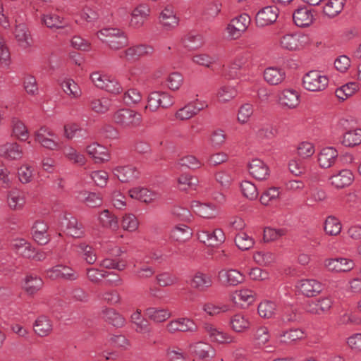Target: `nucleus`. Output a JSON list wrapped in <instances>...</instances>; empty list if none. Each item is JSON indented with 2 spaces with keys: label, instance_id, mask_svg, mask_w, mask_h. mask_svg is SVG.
<instances>
[{
  "label": "nucleus",
  "instance_id": "58836bf2",
  "mask_svg": "<svg viewBox=\"0 0 361 361\" xmlns=\"http://www.w3.org/2000/svg\"><path fill=\"white\" fill-rule=\"evenodd\" d=\"M207 106V104L205 102L201 104L200 106H196L194 103H190L178 110L175 116L177 119L181 121L188 120L197 114Z\"/></svg>",
  "mask_w": 361,
  "mask_h": 361
},
{
  "label": "nucleus",
  "instance_id": "864d4df0",
  "mask_svg": "<svg viewBox=\"0 0 361 361\" xmlns=\"http://www.w3.org/2000/svg\"><path fill=\"white\" fill-rule=\"evenodd\" d=\"M342 144L346 147H354L361 143V129L347 131L343 136Z\"/></svg>",
  "mask_w": 361,
  "mask_h": 361
},
{
  "label": "nucleus",
  "instance_id": "6e6d98bb",
  "mask_svg": "<svg viewBox=\"0 0 361 361\" xmlns=\"http://www.w3.org/2000/svg\"><path fill=\"white\" fill-rule=\"evenodd\" d=\"M64 134L65 137L68 140H72L75 137L85 138L87 137L86 130L76 123L66 125L64 126Z\"/></svg>",
  "mask_w": 361,
  "mask_h": 361
},
{
  "label": "nucleus",
  "instance_id": "39448f33",
  "mask_svg": "<svg viewBox=\"0 0 361 361\" xmlns=\"http://www.w3.org/2000/svg\"><path fill=\"white\" fill-rule=\"evenodd\" d=\"M90 79L96 87L111 94H118L123 90L122 86L114 77L95 72L91 74Z\"/></svg>",
  "mask_w": 361,
  "mask_h": 361
},
{
  "label": "nucleus",
  "instance_id": "f03ea898",
  "mask_svg": "<svg viewBox=\"0 0 361 361\" xmlns=\"http://www.w3.org/2000/svg\"><path fill=\"white\" fill-rule=\"evenodd\" d=\"M328 84V78L317 71L308 72L302 78L303 87L308 91H322L326 89Z\"/></svg>",
  "mask_w": 361,
  "mask_h": 361
},
{
  "label": "nucleus",
  "instance_id": "a19ab883",
  "mask_svg": "<svg viewBox=\"0 0 361 361\" xmlns=\"http://www.w3.org/2000/svg\"><path fill=\"white\" fill-rule=\"evenodd\" d=\"M104 320L116 328H121L126 324L123 315L113 308H106L102 311Z\"/></svg>",
  "mask_w": 361,
  "mask_h": 361
},
{
  "label": "nucleus",
  "instance_id": "cd10ccee",
  "mask_svg": "<svg viewBox=\"0 0 361 361\" xmlns=\"http://www.w3.org/2000/svg\"><path fill=\"white\" fill-rule=\"evenodd\" d=\"M189 350L200 359L212 357L215 355L214 348L208 343L199 341L188 345Z\"/></svg>",
  "mask_w": 361,
  "mask_h": 361
},
{
  "label": "nucleus",
  "instance_id": "c9c22d12",
  "mask_svg": "<svg viewBox=\"0 0 361 361\" xmlns=\"http://www.w3.org/2000/svg\"><path fill=\"white\" fill-rule=\"evenodd\" d=\"M191 209L196 214L203 218L212 219L217 214V209L214 205L203 204L198 201L191 202Z\"/></svg>",
  "mask_w": 361,
  "mask_h": 361
},
{
  "label": "nucleus",
  "instance_id": "f3484780",
  "mask_svg": "<svg viewBox=\"0 0 361 361\" xmlns=\"http://www.w3.org/2000/svg\"><path fill=\"white\" fill-rule=\"evenodd\" d=\"M159 21L166 30L176 28L179 24V18L176 16L172 6H166L160 13Z\"/></svg>",
  "mask_w": 361,
  "mask_h": 361
},
{
  "label": "nucleus",
  "instance_id": "b1692460",
  "mask_svg": "<svg viewBox=\"0 0 361 361\" xmlns=\"http://www.w3.org/2000/svg\"><path fill=\"white\" fill-rule=\"evenodd\" d=\"M150 13L148 5L142 4L137 6L132 12L130 25L135 28L141 27Z\"/></svg>",
  "mask_w": 361,
  "mask_h": 361
},
{
  "label": "nucleus",
  "instance_id": "052dcab7",
  "mask_svg": "<svg viewBox=\"0 0 361 361\" xmlns=\"http://www.w3.org/2000/svg\"><path fill=\"white\" fill-rule=\"evenodd\" d=\"M258 314L262 318H271L276 312V305L270 300H264L258 305Z\"/></svg>",
  "mask_w": 361,
  "mask_h": 361
},
{
  "label": "nucleus",
  "instance_id": "2f4dec72",
  "mask_svg": "<svg viewBox=\"0 0 361 361\" xmlns=\"http://www.w3.org/2000/svg\"><path fill=\"white\" fill-rule=\"evenodd\" d=\"M11 247L18 255L30 259L32 256L33 246L23 238H16L11 241Z\"/></svg>",
  "mask_w": 361,
  "mask_h": 361
},
{
  "label": "nucleus",
  "instance_id": "4468645a",
  "mask_svg": "<svg viewBox=\"0 0 361 361\" xmlns=\"http://www.w3.org/2000/svg\"><path fill=\"white\" fill-rule=\"evenodd\" d=\"M281 47L287 50L293 51L302 47L307 42V36L300 33L287 34L280 39Z\"/></svg>",
  "mask_w": 361,
  "mask_h": 361
},
{
  "label": "nucleus",
  "instance_id": "37998d69",
  "mask_svg": "<svg viewBox=\"0 0 361 361\" xmlns=\"http://www.w3.org/2000/svg\"><path fill=\"white\" fill-rule=\"evenodd\" d=\"M42 279L37 275L30 274L24 279L23 288L29 295H34L37 293L43 286Z\"/></svg>",
  "mask_w": 361,
  "mask_h": 361
},
{
  "label": "nucleus",
  "instance_id": "412c9836",
  "mask_svg": "<svg viewBox=\"0 0 361 361\" xmlns=\"http://www.w3.org/2000/svg\"><path fill=\"white\" fill-rule=\"evenodd\" d=\"M218 276L226 286H235L245 280V276L238 270L233 269H222L219 272Z\"/></svg>",
  "mask_w": 361,
  "mask_h": 361
},
{
  "label": "nucleus",
  "instance_id": "6ab92c4d",
  "mask_svg": "<svg viewBox=\"0 0 361 361\" xmlns=\"http://www.w3.org/2000/svg\"><path fill=\"white\" fill-rule=\"evenodd\" d=\"M0 156L8 160H19L23 156V151L18 143L6 142L0 145Z\"/></svg>",
  "mask_w": 361,
  "mask_h": 361
},
{
  "label": "nucleus",
  "instance_id": "e2e57ef3",
  "mask_svg": "<svg viewBox=\"0 0 361 361\" xmlns=\"http://www.w3.org/2000/svg\"><path fill=\"white\" fill-rule=\"evenodd\" d=\"M191 235V230L185 225L176 226L171 232V237L178 242H184L189 239Z\"/></svg>",
  "mask_w": 361,
  "mask_h": 361
},
{
  "label": "nucleus",
  "instance_id": "de8ad7c7",
  "mask_svg": "<svg viewBox=\"0 0 361 361\" xmlns=\"http://www.w3.org/2000/svg\"><path fill=\"white\" fill-rule=\"evenodd\" d=\"M98 220L99 224L103 228L112 231H117L118 229L119 225L117 217L108 209H105L100 213Z\"/></svg>",
  "mask_w": 361,
  "mask_h": 361
},
{
  "label": "nucleus",
  "instance_id": "5fc2aeb1",
  "mask_svg": "<svg viewBox=\"0 0 361 361\" xmlns=\"http://www.w3.org/2000/svg\"><path fill=\"white\" fill-rule=\"evenodd\" d=\"M61 86L64 92L71 98H78L82 94V91L78 84L72 79L64 80Z\"/></svg>",
  "mask_w": 361,
  "mask_h": 361
},
{
  "label": "nucleus",
  "instance_id": "72a5a7b5",
  "mask_svg": "<svg viewBox=\"0 0 361 361\" xmlns=\"http://www.w3.org/2000/svg\"><path fill=\"white\" fill-rule=\"evenodd\" d=\"M338 152L334 147L323 148L318 155V162L323 169H328L333 166L338 157Z\"/></svg>",
  "mask_w": 361,
  "mask_h": 361
},
{
  "label": "nucleus",
  "instance_id": "9d476101",
  "mask_svg": "<svg viewBox=\"0 0 361 361\" xmlns=\"http://www.w3.org/2000/svg\"><path fill=\"white\" fill-rule=\"evenodd\" d=\"M46 276L51 280L64 279L74 281L78 274L72 268L59 264L46 270Z\"/></svg>",
  "mask_w": 361,
  "mask_h": 361
},
{
  "label": "nucleus",
  "instance_id": "13d9d810",
  "mask_svg": "<svg viewBox=\"0 0 361 361\" xmlns=\"http://www.w3.org/2000/svg\"><path fill=\"white\" fill-rule=\"evenodd\" d=\"M79 198L90 207H99L102 204L100 195L87 191L81 192Z\"/></svg>",
  "mask_w": 361,
  "mask_h": 361
},
{
  "label": "nucleus",
  "instance_id": "79ce46f5",
  "mask_svg": "<svg viewBox=\"0 0 361 361\" xmlns=\"http://www.w3.org/2000/svg\"><path fill=\"white\" fill-rule=\"evenodd\" d=\"M12 135L20 141H25L29 137V131L25 124L17 117L11 119Z\"/></svg>",
  "mask_w": 361,
  "mask_h": 361
},
{
  "label": "nucleus",
  "instance_id": "0eeeda50",
  "mask_svg": "<svg viewBox=\"0 0 361 361\" xmlns=\"http://www.w3.org/2000/svg\"><path fill=\"white\" fill-rule=\"evenodd\" d=\"M334 300L331 296H322L309 301L305 305V310L312 314L323 315L330 312Z\"/></svg>",
  "mask_w": 361,
  "mask_h": 361
},
{
  "label": "nucleus",
  "instance_id": "423d86ee",
  "mask_svg": "<svg viewBox=\"0 0 361 361\" xmlns=\"http://www.w3.org/2000/svg\"><path fill=\"white\" fill-rule=\"evenodd\" d=\"M35 140L42 147L49 150H56L60 147L57 135L47 126H42L35 131Z\"/></svg>",
  "mask_w": 361,
  "mask_h": 361
},
{
  "label": "nucleus",
  "instance_id": "4be33fe9",
  "mask_svg": "<svg viewBox=\"0 0 361 361\" xmlns=\"http://www.w3.org/2000/svg\"><path fill=\"white\" fill-rule=\"evenodd\" d=\"M213 284L212 278L210 275L197 271L191 278L190 286L200 291L204 292L211 288Z\"/></svg>",
  "mask_w": 361,
  "mask_h": 361
},
{
  "label": "nucleus",
  "instance_id": "a211bd4d",
  "mask_svg": "<svg viewBox=\"0 0 361 361\" xmlns=\"http://www.w3.org/2000/svg\"><path fill=\"white\" fill-rule=\"evenodd\" d=\"M300 94L293 89H285L279 95V103L283 108L293 109L300 104Z\"/></svg>",
  "mask_w": 361,
  "mask_h": 361
},
{
  "label": "nucleus",
  "instance_id": "aec40b11",
  "mask_svg": "<svg viewBox=\"0 0 361 361\" xmlns=\"http://www.w3.org/2000/svg\"><path fill=\"white\" fill-rule=\"evenodd\" d=\"M297 288L307 297H314L322 290L321 283L314 279H302L298 282Z\"/></svg>",
  "mask_w": 361,
  "mask_h": 361
},
{
  "label": "nucleus",
  "instance_id": "0e129e2a",
  "mask_svg": "<svg viewBox=\"0 0 361 361\" xmlns=\"http://www.w3.org/2000/svg\"><path fill=\"white\" fill-rule=\"evenodd\" d=\"M341 224L340 221L333 216L326 218L324 222V231L330 235H337L341 231Z\"/></svg>",
  "mask_w": 361,
  "mask_h": 361
},
{
  "label": "nucleus",
  "instance_id": "393cba45",
  "mask_svg": "<svg viewBox=\"0 0 361 361\" xmlns=\"http://www.w3.org/2000/svg\"><path fill=\"white\" fill-rule=\"evenodd\" d=\"M263 76L264 80L269 85H278L285 80L286 75L283 69L270 66L264 69Z\"/></svg>",
  "mask_w": 361,
  "mask_h": 361
},
{
  "label": "nucleus",
  "instance_id": "473e14b6",
  "mask_svg": "<svg viewBox=\"0 0 361 361\" xmlns=\"http://www.w3.org/2000/svg\"><path fill=\"white\" fill-rule=\"evenodd\" d=\"M331 184L336 188H343L350 185L354 180L351 171L343 169L329 178Z\"/></svg>",
  "mask_w": 361,
  "mask_h": 361
},
{
  "label": "nucleus",
  "instance_id": "603ef678",
  "mask_svg": "<svg viewBox=\"0 0 361 361\" xmlns=\"http://www.w3.org/2000/svg\"><path fill=\"white\" fill-rule=\"evenodd\" d=\"M237 94V90L234 86L226 85L221 86L216 92L217 99L219 102L222 103L231 101L235 98Z\"/></svg>",
  "mask_w": 361,
  "mask_h": 361
},
{
  "label": "nucleus",
  "instance_id": "774afa93",
  "mask_svg": "<svg viewBox=\"0 0 361 361\" xmlns=\"http://www.w3.org/2000/svg\"><path fill=\"white\" fill-rule=\"evenodd\" d=\"M166 355L169 361H186L188 359V355L182 348L177 346L169 348Z\"/></svg>",
  "mask_w": 361,
  "mask_h": 361
},
{
  "label": "nucleus",
  "instance_id": "49530a36",
  "mask_svg": "<svg viewBox=\"0 0 361 361\" xmlns=\"http://www.w3.org/2000/svg\"><path fill=\"white\" fill-rule=\"evenodd\" d=\"M249 59L250 56L247 53L238 55L229 67V70L226 73V75L229 78H235L237 77L238 71L247 67L249 63Z\"/></svg>",
  "mask_w": 361,
  "mask_h": 361
},
{
  "label": "nucleus",
  "instance_id": "ddd939ff",
  "mask_svg": "<svg viewBox=\"0 0 361 361\" xmlns=\"http://www.w3.org/2000/svg\"><path fill=\"white\" fill-rule=\"evenodd\" d=\"M197 238L204 244L212 247L220 245L226 239L224 233L220 228H216L212 232L200 231L197 233Z\"/></svg>",
  "mask_w": 361,
  "mask_h": 361
},
{
  "label": "nucleus",
  "instance_id": "7ed1b4c3",
  "mask_svg": "<svg viewBox=\"0 0 361 361\" xmlns=\"http://www.w3.org/2000/svg\"><path fill=\"white\" fill-rule=\"evenodd\" d=\"M114 121L124 128L138 126L142 122V115L130 109H121L116 111L113 116Z\"/></svg>",
  "mask_w": 361,
  "mask_h": 361
},
{
  "label": "nucleus",
  "instance_id": "4d7b16f0",
  "mask_svg": "<svg viewBox=\"0 0 361 361\" xmlns=\"http://www.w3.org/2000/svg\"><path fill=\"white\" fill-rule=\"evenodd\" d=\"M42 20L47 27L51 29H59L65 27L63 19L55 13L43 15Z\"/></svg>",
  "mask_w": 361,
  "mask_h": 361
},
{
  "label": "nucleus",
  "instance_id": "c03bdc74",
  "mask_svg": "<svg viewBox=\"0 0 361 361\" xmlns=\"http://www.w3.org/2000/svg\"><path fill=\"white\" fill-rule=\"evenodd\" d=\"M14 35L20 46L23 48L31 46V35L24 23H19L16 25Z\"/></svg>",
  "mask_w": 361,
  "mask_h": 361
},
{
  "label": "nucleus",
  "instance_id": "5701e85b",
  "mask_svg": "<svg viewBox=\"0 0 361 361\" xmlns=\"http://www.w3.org/2000/svg\"><path fill=\"white\" fill-rule=\"evenodd\" d=\"M114 176L122 183H127L138 177L139 172L131 165L118 166L112 169Z\"/></svg>",
  "mask_w": 361,
  "mask_h": 361
},
{
  "label": "nucleus",
  "instance_id": "ea45409f",
  "mask_svg": "<svg viewBox=\"0 0 361 361\" xmlns=\"http://www.w3.org/2000/svg\"><path fill=\"white\" fill-rule=\"evenodd\" d=\"M7 203L10 209L20 210L25 204V197L22 191L12 190L7 195Z\"/></svg>",
  "mask_w": 361,
  "mask_h": 361
},
{
  "label": "nucleus",
  "instance_id": "8fccbe9b",
  "mask_svg": "<svg viewBox=\"0 0 361 361\" xmlns=\"http://www.w3.org/2000/svg\"><path fill=\"white\" fill-rule=\"evenodd\" d=\"M305 337V333L301 329H290L287 331H282L279 338L281 342L285 343H291L298 340H301Z\"/></svg>",
  "mask_w": 361,
  "mask_h": 361
},
{
  "label": "nucleus",
  "instance_id": "c756f323",
  "mask_svg": "<svg viewBox=\"0 0 361 361\" xmlns=\"http://www.w3.org/2000/svg\"><path fill=\"white\" fill-rule=\"evenodd\" d=\"M293 19L297 26L308 27L313 23L314 18L312 11L303 6L294 11Z\"/></svg>",
  "mask_w": 361,
  "mask_h": 361
},
{
  "label": "nucleus",
  "instance_id": "7c9ffc66",
  "mask_svg": "<svg viewBox=\"0 0 361 361\" xmlns=\"http://www.w3.org/2000/svg\"><path fill=\"white\" fill-rule=\"evenodd\" d=\"M131 198L140 200L145 203H151L159 198V194L145 188H135L129 190Z\"/></svg>",
  "mask_w": 361,
  "mask_h": 361
},
{
  "label": "nucleus",
  "instance_id": "1a4fd4ad",
  "mask_svg": "<svg viewBox=\"0 0 361 361\" xmlns=\"http://www.w3.org/2000/svg\"><path fill=\"white\" fill-rule=\"evenodd\" d=\"M324 267L331 273L348 272L353 269L355 263L344 257L327 258L324 261Z\"/></svg>",
  "mask_w": 361,
  "mask_h": 361
},
{
  "label": "nucleus",
  "instance_id": "f257e3e1",
  "mask_svg": "<svg viewBox=\"0 0 361 361\" xmlns=\"http://www.w3.org/2000/svg\"><path fill=\"white\" fill-rule=\"evenodd\" d=\"M97 37L107 44L111 49H120L128 45V38L124 32L118 29L108 27L97 32Z\"/></svg>",
  "mask_w": 361,
  "mask_h": 361
},
{
  "label": "nucleus",
  "instance_id": "4c0bfd02",
  "mask_svg": "<svg viewBox=\"0 0 361 361\" xmlns=\"http://www.w3.org/2000/svg\"><path fill=\"white\" fill-rule=\"evenodd\" d=\"M33 328L34 331L39 336H47L52 331V322L48 317L41 315L36 319Z\"/></svg>",
  "mask_w": 361,
  "mask_h": 361
},
{
  "label": "nucleus",
  "instance_id": "f8f14e48",
  "mask_svg": "<svg viewBox=\"0 0 361 361\" xmlns=\"http://www.w3.org/2000/svg\"><path fill=\"white\" fill-rule=\"evenodd\" d=\"M204 329L212 342L220 344H229L235 342L233 336L213 324H205Z\"/></svg>",
  "mask_w": 361,
  "mask_h": 361
},
{
  "label": "nucleus",
  "instance_id": "a878e982",
  "mask_svg": "<svg viewBox=\"0 0 361 361\" xmlns=\"http://www.w3.org/2000/svg\"><path fill=\"white\" fill-rule=\"evenodd\" d=\"M48 225L43 221H36L32 228L34 240L41 245L47 244L50 240L49 235L47 233Z\"/></svg>",
  "mask_w": 361,
  "mask_h": 361
},
{
  "label": "nucleus",
  "instance_id": "bf43d9fd",
  "mask_svg": "<svg viewBox=\"0 0 361 361\" xmlns=\"http://www.w3.org/2000/svg\"><path fill=\"white\" fill-rule=\"evenodd\" d=\"M255 262L261 266L268 267L275 262L276 257L274 253L269 251H258L254 253Z\"/></svg>",
  "mask_w": 361,
  "mask_h": 361
},
{
  "label": "nucleus",
  "instance_id": "2eb2a0df",
  "mask_svg": "<svg viewBox=\"0 0 361 361\" xmlns=\"http://www.w3.org/2000/svg\"><path fill=\"white\" fill-rule=\"evenodd\" d=\"M166 328L169 333L174 334L176 331L195 332L197 326L193 320L183 317L171 320L166 324Z\"/></svg>",
  "mask_w": 361,
  "mask_h": 361
},
{
  "label": "nucleus",
  "instance_id": "9b49d317",
  "mask_svg": "<svg viewBox=\"0 0 361 361\" xmlns=\"http://www.w3.org/2000/svg\"><path fill=\"white\" fill-rule=\"evenodd\" d=\"M154 51L152 46L147 44H137L130 47L121 53L120 58L127 61H135L140 58L151 55Z\"/></svg>",
  "mask_w": 361,
  "mask_h": 361
},
{
  "label": "nucleus",
  "instance_id": "6e6552de",
  "mask_svg": "<svg viewBox=\"0 0 361 361\" xmlns=\"http://www.w3.org/2000/svg\"><path fill=\"white\" fill-rule=\"evenodd\" d=\"M173 104V99L168 93L165 92H152L148 96L145 109L154 112L159 107L168 108Z\"/></svg>",
  "mask_w": 361,
  "mask_h": 361
},
{
  "label": "nucleus",
  "instance_id": "338daca9",
  "mask_svg": "<svg viewBox=\"0 0 361 361\" xmlns=\"http://www.w3.org/2000/svg\"><path fill=\"white\" fill-rule=\"evenodd\" d=\"M90 106L93 111L98 114H104L109 110L111 102L105 97L93 99L90 102Z\"/></svg>",
  "mask_w": 361,
  "mask_h": 361
},
{
  "label": "nucleus",
  "instance_id": "f704fd0d",
  "mask_svg": "<svg viewBox=\"0 0 361 361\" xmlns=\"http://www.w3.org/2000/svg\"><path fill=\"white\" fill-rule=\"evenodd\" d=\"M145 314L148 319L154 323L164 322L171 317V313L167 308L154 307H147L145 310Z\"/></svg>",
  "mask_w": 361,
  "mask_h": 361
},
{
  "label": "nucleus",
  "instance_id": "09e8293b",
  "mask_svg": "<svg viewBox=\"0 0 361 361\" xmlns=\"http://www.w3.org/2000/svg\"><path fill=\"white\" fill-rule=\"evenodd\" d=\"M232 329L238 333H242L248 330L250 327L249 319L240 313L234 314L230 320Z\"/></svg>",
  "mask_w": 361,
  "mask_h": 361
},
{
  "label": "nucleus",
  "instance_id": "dca6fc26",
  "mask_svg": "<svg viewBox=\"0 0 361 361\" xmlns=\"http://www.w3.org/2000/svg\"><path fill=\"white\" fill-rule=\"evenodd\" d=\"M279 15L276 6H269L261 9L256 15V24L258 27H265L274 23Z\"/></svg>",
  "mask_w": 361,
  "mask_h": 361
},
{
  "label": "nucleus",
  "instance_id": "a18cd8bd",
  "mask_svg": "<svg viewBox=\"0 0 361 361\" xmlns=\"http://www.w3.org/2000/svg\"><path fill=\"white\" fill-rule=\"evenodd\" d=\"M66 231L67 234L73 238H80L84 235L82 224L73 216H65Z\"/></svg>",
  "mask_w": 361,
  "mask_h": 361
},
{
  "label": "nucleus",
  "instance_id": "3c124183",
  "mask_svg": "<svg viewBox=\"0 0 361 361\" xmlns=\"http://www.w3.org/2000/svg\"><path fill=\"white\" fill-rule=\"evenodd\" d=\"M345 0H329L323 8V13L329 18H334L341 12Z\"/></svg>",
  "mask_w": 361,
  "mask_h": 361
},
{
  "label": "nucleus",
  "instance_id": "680f3d73",
  "mask_svg": "<svg viewBox=\"0 0 361 361\" xmlns=\"http://www.w3.org/2000/svg\"><path fill=\"white\" fill-rule=\"evenodd\" d=\"M202 310L209 316H217L221 313L227 312L230 310L228 305L214 304L213 302H207L203 305Z\"/></svg>",
  "mask_w": 361,
  "mask_h": 361
},
{
  "label": "nucleus",
  "instance_id": "e433bc0d",
  "mask_svg": "<svg viewBox=\"0 0 361 361\" xmlns=\"http://www.w3.org/2000/svg\"><path fill=\"white\" fill-rule=\"evenodd\" d=\"M230 300L237 305H250L255 300V294L252 290L241 289L232 293L230 295Z\"/></svg>",
  "mask_w": 361,
  "mask_h": 361
},
{
  "label": "nucleus",
  "instance_id": "20e7f679",
  "mask_svg": "<svg viewBox=\"0 0 361 361\" xmlns=\"http://www.w3.org/2000/svg\"><path fill=\"white\" fill-rule=\"evenodd\" d=\"M250 23V17L246 13H242L233 18L227 25L226 30L228 37L237 39L246 31Z\"/></svg>",
  "mask_w": 361,
  "mask_h": 361
},
{
  "label": "nucleus",
  "instance_id": "c85d7f7f",
  "mask_svg": "<svg viewBox=\"0 0 361 361\" xmlns=\"http://www.w3.org/2000/svg\"><path fill=\"white\" fill-rule=\"evenodd\" d=\"M87 153L94 159L95 163L108 161L110 155L108 149L98 143H92L87 147Z\"/></svg>",
  "mask_w": 361,
  "mask_h": 361
},
{
  "label": "nucleus",
  "instance_id": "69168bd1",
  "mask_svg": "<svg viewBox=\"0 0 361 361\" xmlns=\"http://www.w3.org/2000/svg\"><path fill=\"white\" fill-rule=\"evenodd\" d=\"M235 243L240 250H247L253 247L255 240L246 233L241 232L235 235Z\"/></svg>",
  "mask_w": 361,
  "mask_h": 361
},
{
  "label": "nucleus",
  "instance_id": "bb28decb",
  "mask_svg": "<svg viewBox=\"0 0 361 361\" xmlns=\"http://www.w3.org/2000/svg\"><path fill=\"white\" fill-rule=\"evenodd\" d=\"M249 172L255 178L262 180L269 175V170L267 164L259 159H252L248 164Z\"/></svg>",
  "mask_w": 361,
  "mask_h": 361
}]
</instances>
